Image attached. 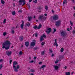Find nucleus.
Listing matches in <instances>:
<instances>
[{"mask_svg":"<svg viewBox=\"0 0 75 75\" xmlns=\"http://www.w3.org/2000/svg\"><path fill=\"white\" fill-rule=\"evenodd\" d=\"M32 1V0H29V3H31Z\"/></svg>","mask_w":75,"mask_h":75,"instance_id":"obj_55","label":"nucleus"},{"mask_svg":"<svg viewBox=\"0 0 75 75\" xmlns=\"http://www.w3.org/2000/svg\"><path fill=\"white\" fill-rule=\"evenodd\" d=\"M44 15L45 16H47V15L46 13Z\"/></svg>","mask_w":75,"mask_h":75,"instance_id":"obj_61","label":"nucleus"},{"mask_svg":"<svg viewBox=\"0 0 75 75\" xmlns=\"http://www.w3.org/2000/svg\"><path fill=\"white\" fill-rule=\"evenodd\" d=\"M54 46L56 45V47H58V45L57 44V39L55 40L54 42Z\"/></svg>","mask_w":75,"mask_h":75,"instance_id":"obj_10","label":"nucleus"},{"mask_svg":"<svg viewBox=\"0 0 75 75\" xmlns=\"http://www.w3.org/2000/svg\"><path fill=\"white\" fill-rule=\"evenodd\" d=\"M72 2L73 3H75V0H72Z\"/></svg>","mask_w":75,"mask_h":75,"instance_id":"obj_51","label":"nucleus"},{"mask_svg":"<svg viewBox=\"0 0 75 75\" xmlns=\"http://www.w3.org/2000/svg\"><path fill=\"white\" fill-rule=\"evenodd\" d=\"M26 25L28 26V27H29L30 25V24L29 23H26Z\"/></svg>","mask_w":75,"mask_h":75,"instance_id":"obj_26","label":"nucleus"},{"mask_svg":"<svg viewBox=\"0 0 75 75\" xmlns=\"http://www.w3.org/2000/svg\"><path fill=\"white\" fill-rule=\"evenodd\" d=\"M42 36L43 38V37H44V38H46V35H43L42 36Z\"/></svg>","mask_w":75,"mask_h":75,"instance_id":"obj_37","label":"nucleus"},{"mask_svg":"<svg viewBox=\"0 0 75 75\" xmlns=\"http://www.w3.org/2000/svg\"><path fill=\"white\" fill-rule=\"evenodd\" d=\"M70 30H72V28L71 27V26H70Z\"/></svg>","mask_w":75,"mask_h":75,"instance_id":"obj_59","label":"nucleus"},{"mask_svg":"<svg viewBox=\"0 0 75 75\" xmlns=\"http://www.w3.org/2000/svg\"><path fill=\"white\" fill-rule=\"evenodd\" d=\"M19 55H22V51H20L19 53Z\"/></svg>","mask_w":75,"mask_h":75,"instance_id":"obj_28","label":"nucleus"},{"mask_svg":"<svg viewBox=\"0 0 75 75\" xmlns=\"http://www.w3.org/2000/svg\"><path fill=\"white\" fill-rule=\"evenodd\" d=\"M30 69V67H28L27 68V70H28L29 69Z\"/></svg>","mask_w":75,"mask_h":75,"instance_id":"obj_54","label":"nucleus"},{"mask_svg":"<svg viewBox=\"0 0 75 75\" xmlns=\"http://www.w3.org/2000/svg\"><path fill=\"white\" fill-rule=\"evenodd\" d=\"M33 62H34V61L33 60H32L29 62L30 63H33Z\"/></svg>","mask_w":75,"mask_h":75,"instance_id":"obj_44","label":"nucleus"},{"mask_svg":"<svg viewBox=\"0 0 75 75\" xmlns=\"http://www.w3.org/2000/svg\"><path fill=\"white\" fill-rule=\"evenodd\" d=\"M66 75H70V72H66L65 73Z\"/></svg>","mask_w":75,"mask_h":75,"instance_id":"obj_23","label":"nucleus"},{"mask_svg":"<svg viewBox=\"0 0 75 75\" xmlns=\"http://www.w3.org/2000/svg\"><path fill=\"white\" fill-rule=\"evenodd\" d=\"M70 25H71V26H74V25L73 24V23L71 21H70Z\"/></svg>","mask_w":75,"mask_h":75,"instance_id":"obj_22","label":"nucleus"},{"mask_svg":"<svg viewBox=\"0 0 75 75\" xmlns=\"http://www.w3.org/2000/svg\"><path fill=\"white\" fill-rule=\"evenodd\" d=\"M40 40V41H44V38H43V36H41Z\"/></svg>","mask_w":75,"mask_h":75,"instance_id":"obj_17","label":"nucleus"},{"mask_svg":"<svg viewBox=\"0 0 75 75\" xmlns=\"http://www.w3.org/2000/svg\"><path fill=\"white\" fill-rule=\"evenodd\" d=\"M72 33L73 35H75V29L73 30H72Z\"/></svg>","mask_w":75,"mask_h":75,"instance_id":"obj_20","label":"nucleus"},{"mask_svg":"<svg viewBox=\"0 0 75 75\" xmlns=\"http://www.w3.org/2000/svg\"><path fill=\"white\" fill-rule=\"evenodd\" d=\"M10 45V41L6 40L4 43H3L2 45V48L3 49L5 48V50H7L9 49Z\"/></svg>","mask_w":75,"mask_h":75,"instance_id":"obj_1","label":"nucleus"},{"mask_svg":"<svg viewBox=\"0 0 75 75\" xmlns=\"http://www.w3.org/2000/svg\"><path fill=\"white\" fill-rule=\"evenodd\" d=\"M35 50H38V47H36L35 48H34V49Z\"/></svg>","mask_w":75,"mask_h":75,"instance_id":"obj_49","label":"nucleus"},{"mask_svg":"<svg viewBox=\"0 0 75 75\" xmlns=\"http://www.w3.org/2000/svg\"><path fill=\"white\" fill-rule=\"evenodd\" d=\"M44 54H45V52L44 51H42L41 52V55H44Z\"/></svg>","mask_w":75,"mask_h":75,"instance_id":"obj_24","label":"nucleus"},{"mask_svg":"<svg viewBox=\"0 0 75 75\" xmlns=\"http://www.w3.org/2000/svg\"><path fill=\"white\" fill-rule=\"evenodd\" d=\"M35 45V43L34 42H32L30 43L31 46H34Z\"/></svg>","mask_w":75,"mask_h":75,"instance_id":"obj_12","label":"nucleus"},{"mask_svg":"<svg viewBox=\"0 0 75 75\" xmlns=\"http://www.w3.org/2000/svg\"><path fill=\"white\" fill-rule=\"evenodd\" d=\"M54 54H52V57H54Z\"/></svg>","mask_w":75,"mask_h":75,"instance_id":"obj_52","label":"nucleus"},{"mask_svg":"<svg viewBox=\"0 0 75 75\" xmlns=\"http://www.w3.org/2000/svg\"><path fill=\"white\" fill-rule=\"evenodd\" d=\"M20 41H22L23 40V36H21L19 38Z\"/></svg>","mask_w":75,"mask_h":75,"instance_id":"obj_19","label":"nucleus"},{"mask_svg":"<svg viewBox=\"0 0 75 75\" xmlns=\"http://www.w3.org/2000/svg\"><path fill=\"white\" fill-rule=\"evenodd\" d=\"M64 48H62L61 49V52H63V51H64Z\"/></svg>","mask_w":75,"mask_h":75,"instance_id":"obj_31","label":"nucleus"},{"mask_svg":"<svg viewBox=\"0 0 75 75\" xmlns=\"http://www.w3.org/2000/svg\"><path fill=\"white\" fill-rule=\"evenodd\" d=\"M74 17H75V13H74L73 15Z\"/></svg>","mask_w":75,"mask_h":75,"instance_id":"obj_63","label":"nucleus"},{"mask_svg":"<svg viewBox=\"0 0 75 75\" xmlns=\"http://www.w3.org/2000/svg\"><path fill=\"white\" fill-rule=\"evenodd\" d=\"M11 33H12L13 34H14V30H11Z\"/></svg>","mask_w":75,"mask_h":75,"instance_id":"obj_32","label":"nucleus"},{"mask_svg":"<svg viewBox=\"0 0 75 75\" xmlns=\"http://www.w3.org/2000/svg\"><path fill=\"white\" fill-rule=\"evenodd\" d=\"M1 3L2 4H4V3H5L4 2V1L3 0H1Z\"/></svg>","mask_w":75,"mask_h":75,"instance_id":"obj_25","label":"nucleus"},{"mask_svg":"<svg viewBox=\"0 0 75 75\" xmlns=\"http://www.w3.org/2000/svg\"><path fill=\"white\" fill-rule=\"evenodd\" d=\"M52 12L53 13H54V10H52Z\"/></svg>","mask_w":75,"mask_h":75,"instance_id":"obj_60","label":"nucleus"},{"mask_svg":"<svg viewBox=\"0 0 75 75\" xmlns=\"http://www.w3.org/2000/svg\"><path fill=\"white\" fill-rule=\"evenodd\" d=\"M22 23L21 24V28L22 29H23L24 28V22L23 21H22Z\"/></svg>","mask_w":75,"mask_h":75,"instance_id":"obj_8","label":"nucleus"},{"mask_svg":"<svg viewBox=\"0 0 75 75\" xmlns=\"http://www.w3.org/2000/svg\"><path fill=\"white\" fill-rule=\"evenodd\" d=\"M73 9L75 10V7H73Z\"/></svg>","mask_w":75,"mask_h":75,"instance_id":"obj_64","label":"nucleus"},{"mask_svg":"<svg viewBox=\"0 0 75 75\" xmlns=\"http://www.w3.org/2000/svg\"><path fill=\"white\" fill-rule=\"evenodd\" d=\"M34 59H37V57H34Z\"/></svg>","mask_w":75,"mask_h":75,"instance_id":"obj_53","label":"nucleus"},{"mask_svg":"<svg viewBox=\"0 0 75 75\" xmlns=\"http://www.w3.org/2000/svg\"><path fill=\"white\" fill-rule=\"evenodd\" d=\"M51 28H49L47 29L46 30V33L47 34H50V33H51Z\"/></svg>","mask_w":75,"mask_h":75,"instance_id":"obj_6","label":"nucleus"},{"mask_svg":"<svg viewBox=\"0 0 75 75\" xmlns=\"http://www.w3.org/2000/svg\"><path fill=\"white\" fill-rule=\"evenodd\" d=\"M54 69L56 70H57L59 68L58 66H54Z\"/></svg>","mask_w":75,"mask_h":75,"instance_id":"obj_16","label":"nucleus"},{"mask_svg":"<svg viewBox=\"0 0 75 75\" xmlns=\"http://www.w3.org/2000/svg\"><path fill=\"white\" fill-rule=\"evenodd\" d=\"M12 61H13V60H10V64H11V62H12Z\"/></svg>","mask_w":75,"mask_h":75,"instance_id":"obj_45","label":"nucleus"},{"mask_svg":"<svg viewBox=\"0 0 75 75\" xmlns=\"http://www.w3.org/2000/svg\"><path fill=\"white\" fill-rule=\"evenodd\" d=\"M37 35H38V34H37V33H35V37H37Z\"/></svg>","mask_w":75,"mask_h":75,"instance_id":"obj_38","label":"nucleus"},{"mask_svg":"<svg viewBox=\"0 0 75 75\" xmlns=\"http://www.w3.org/2000/svg\"><path fill=\"white\" fill-rule=\"evenodd\" d=\"M15 14V12L14 11L12 12V15H14Z\"/></svg>","mask_w":75,"mask_h":75,"instance_id":"obj_42","label":"nucleus"},{"mask_svg":"<svg viewBox=\"0 0 75 75\" xmlns=\"http://www.w3.org/2000/svg\"><path fill=\"white\" fill-rule=\"evenodd\" d=\"M52 18H51V21L52 23L55 22V21H56L58 19V16L57 15H55L53 16Z\"/></svg>","mask_w":75,"mask_h":75,"instance_id":"obj_3","label":"nucleus"},{"mask_svg":"<svg viewBox=\"0 0 75 75\" xmlns=\"http://www.w3.org/2000/svg\"><path fill=\"white\" fill-rule=\"evenodd\" d=\"M18 64V63L16 62V61H14L13 63V69H14V71L15 72H18V69H19L20 68V66L18 65H17V67H16L15 65H17V64Z\"/></svg>","mask_w":75,"mask_h":75,"instance_id":"obj_2","label":"nucleus"},{"mask_svg":"<svg viewBox=\"0 0 75 75\" xmlns=\"http://www.w3.org/2000/svg\"><path fill=\"white\" fill-rule=\"evenodd\" d=\"M67 0H64V1L63 3V4H65H65H67Z\"/></svg>","mask_w":75,"mask_h":75,"instance_id":"obj_21","label":"nucleus"},{"mask_svg":"<svg viewBox=\"0 0 75 75\" xmlns=\"http://www.w3.org/2000/svg\"><path fill=\"white\" fill-rule=\"evenodd\" d=\"M58 62V60H57V61L55 62V64H57Z\"/></svg>","mask_w":75,"mask_h":75,"instance_id":"obj_46","label":"nucleus"},{"mask_svg":"<svg viewBox=\"0 0 75 75\" xmlns=\"http://www.w3.org/2000/svg\"><path fill=\"white\" fill-rule=\"evenodd\" d=\"M3 67V66L2 65V64H1L0 65V69H1V68Z\"/></svg>","mask_w":75,"mask_h":75,"instance_id":"obj_43","label":"nucleus"},{"mask_svg":"<svg viewBox=\"0 0 75 75\" xmlns=\"http://www.w3.org/2000/svg\"><path fill=\"white\" fill-rule=\"evenodd\" d=\"M61 35L64 37V38H67L68 37V35H67L65 32L64 31H62L61 32Z\"/></svg>","mask_w":75,"mask_h":75,"instance_id":"obj_4","label":"nucleus"},{"mask_svg":"<svg viewBox=\"0 0 75 75\" xmlns=\"http://www.w3.org/2000/svg\"><path fill=\"white\" fill-rule=\"evenodd\" d=\"M37 28H38V27H37V26H35L33 28L34 29H36Z\"/></svg>","mask_w":75,"mask_h":75,"instance_id":"obj_36","label":"nucleus"},{"mask_svg":"<svg viewBox=\"0 0 75 75\" xmlns=\"http://www.w3.org/2000/svg\"><path fill=\"white\" fill-rule=\"evenodd\" d=\"M18 13H22V11L21 10H19L18 11Z\"/></svg>","mask_w":75,"mask_h":75,"instance_id":"obj_41","label":"nucleus"},{"mask_svg":"<svg viewBox=\"0 0 75 75\" xmlns=\"http://www.w3.org/2000/svg\"><path fill=\"white\" fill-rule=\"evenodd\" d=\"M42 64V62H40L39 63V64Z\"/></svg>","mask_w":75,"mask_h":75,"instance_id":"obj_56","label":"nucleus"},{"mask_svg":"<svg viewBox=\"0 0 75 75\" xmlns=\"http://www.w3.org/2000/svg\"><path fill=\"white\" fill-rule=\"evenodd\" d=\"M67 31H69V28H67Z\"/></svg>","mask_w":75,"mask_h":75,"instance_id":"obj_58","label":"nucleus"},{"mask_svg":"<svg viewBox=\"0 0 75 75\" xmlns=\"http://www.w3.org/2000/svg\"><path fill=\"white\" fill-rule=\"evenodd\" d=\"M34 2L35 3H37V0H35V1H34Z\"/></svg>","mask_w":75,"mask_h":75,"instance_id":"obj_50","label":"nucleus"},{"mask_svg":"<svg viewBox=\"0 0 75 75\" xmlns=\"http://www.w3.org/2000/svg\"><path fill=\"white\" fill-rule=\"evenodd\" d=\"M27 5L28 6V7L29 8H30V5L29 4H28Z\"/></svg>","mask_w":75,"mask_h":75,"instance_id":"obj_40","label":"nucleus"},{"mask_svg":"<svg viewBox=\"0 0 75 75\" xmlns=\"http://www.w3.org/2000/svg\"><path fill=\"white\" fill-rule=\"evenodd\" d=\"M6 19H5L3 21V24H6Z\"/></svg>","mask_w":75,"mask_h":75,"instance_id":"obj_27","label":"nucleus"},{"mask_svg":"<svg viewBox=\"0 0 75 75\" xmlns=\"http://www.w3.org/2000/svg\"><path fill=\"white\" fill-rule=\"evenodd\" d=\"M56 30H57V29H56L55 28L54 29V33H55V32L56 31Z\"/></svg>","mask_w":75,"mask_h":75,"instance_id":"obj_48","label":"nucleus"},{"mask_svg":"<svg viewBox=\"0 0 75 75\" xmlns=\"http://www.w3.org/2000/svg\"><path fill=\"white\" fill-rule=\"evenodd\" d=\"M23 1H24V0H20L19 1V4L20 5H22Z\"/></svg>","mask_w":75,"mask_h":75,"instance_id":"obj_13","label":"nucleus"},{"mask_svg":"<svg viewBox=\"0 0 75 75\" xmlns=\"http://www.w3.org/2000/svg\"><path fill=\"white\" fill-rule=\"evenodd\" d=\"M46 66L45 65H42V66L40 68V70H41V69H43V70H44V68H45Z\"/></svg>","mask_w":75,"mask_h":75,"instance_id":"obj_11","label":"nucleus"},{"mask_svg":"<svg viewBox=\"0 0 75 75\" xmlns=\"http://www.w3.org/2000/svg\"><path fill=\"white\" fill-rule=\"evenodd\" d=\"M6 34H7V32H4L3 33V35L4 36H5V35H6Z\"/></svg>","mask_w":75,"mask_h":75,"instance_id":"obj_33","label":"nucleus"},{"mask_svg":"<svg viewBox=\"0 0 75 75\" xmlns=\"http://www.w3.org/2000/svg\"><path fill=\"white\" fill-rule=\"evenodd\" d=\"M42 8L41 7H39V8H38V11L39 12H41V10H42Z\"/></svg>","mask_w":75,"mask_h":75,"instance_id":"obj_14","label":"nucleus"},{"mask_svg":"<svg viewBox=\"0 0 75 75\" xmlns=\"http://www.w3.org/2000/svg\"><path fill=\"white\" fill-rule=\"evenodd\" d=\"M49 51L50 52H52V50L51 49H49Z\"/></svg>","mask_w":75,"mask_h":75,"instance_id":"obj_39","label":"nucleus"},{"mask_svg":"<svg viewBox=\"0 0 75 75\" xmlns=\"http://www.w3.org/2000/svg\"><path fill=\"white\" fill-rule=\"evenodd\" d=\"M6 54L7 55H8V56H10L11 54V52H9L7 51L6 52Z\"/></svg>","mask_w":75,"mask_h":75,"instance_id":"obj_9","label":"nucleus"},{"mask_svg":"<svg viewBox=\"0 0 75 75\" xmlns=\"http://www.w3.org/2000/svg\"><path fill=\"white\" fill-rule=\"evenodd\" d=\"M42 25H41L40 24L39 25L38 27L37 28V29L38 30H39L40 29V28H41Z\"/></svg>","mask_w":75,"mask_h":75,"instance_id":"obj_18","label":"nucleus"},{"mask_svg":"<svg viewBox=\"0 0 75 75\" xmlns=\"http://www.w3.org/2000/svg\"><path fill=\"white\" fill-rule=\"evenodd\" d=\"M39 20L40 21H44L45 20V17H44L43 15L40 16L39 17Z\"/></svg>","mask_w":75,"mask_h":75,"instance_id":"obj_5","label":"nucleus"},{"mask_svg":"<svg viewBox=\"0 0 75 75\" xmlns=\"http://www.w3.org/2000/svg\"><path fill=\"white\" fill-rule=\"evenodd\" d=\"M60 25H61V21H59L56 22V26H59Z\"/></svg>","mask_w":75,"mask_h":75,"instance_id":"obj_7","label":"nucleus"},{"mask_svg":"<svg viewBox=\"0 0 75 75\" xmlns=\"http://www.w3.org/2000/svg\"><path fill=\"white\" fill-rule=\"evenodd\" d=\"M42 45H44V42H42L41 44Z\"/></svg>","mask_w":75,"mask_h":75,"instance_id":"obj_47","label":"nucleus"},{"mask_svg":"<svg viewBox=\"0 0 75 75\" xmlns=\"http://www.w3.org/2000/svg\"><path fill=\"white\" fill-rule=\"evenodd\" d=\"M23 5H24L25 4V0H23Z\"/></svg>","mask_w":75,"mask_h":75,"instance_id":"obj_34","label":"nucleus"},{"mask_svg":"<svg viewBox=\"0 0 75 75\" xmlns=\"http://www.w3.org/2000/svg\"><path fill=\"white\" fill-rule=\"evenodd\" d=\"M30 72H35V71H34V69H31L30 70Z\"/></svg>","mask_w":75,"mask_h":75,"instance_id":"obj_29","label":"nucleus"},{"mask_svg":"<svg viewBox=\"0 0 75 75\" xmlns=\"http://www.w3.org/2000/svg\"><path fill=\"white\" fill-rule=\"evenodd\" d=\"M25 45L26 47H28V45H29V42H25Z\"/></svg>","mask_w":75,"mask_h":75,"instance_id":"obj_15","label":"nucleus"},{"mask_svg":"<svg viewBox=\"0 0 75 75\" xmlns=\"http://www.w3.org/2000/svg\"><path fill=\"white\" fill-rule=\"evenodd\" d=\"M3 61V59H0V62H1V61Z\"/></svg>","mask_w":75,"mask_h":75,"instance_id":"obj_62","label":"nucleus"},{"mask_svg":"<svg viewBox=\"0 0 75 75\" xmlns=\"http://www.w3.org/2000/svg\"><path fill=\"white\" fill-rule=\"evenodd\" d=\"M28 19L29 21H31V17H29L28 18Z\"/></svg>","mask_w":75,"mask_h":75,"instance_id":"obj_30","label":"nucleus"},{"mask_svg":"<svg viewBox=\"0 0 75 75\" xmlns=\"http://www.w3.org/2000/svg\"><path fill=\"white\" fill-rule=\"evenodd\" d=\"M45 8L47 10H48V6H45Z\"/></svg>","mask_w":75,"mask_h":75,"instance_id":"obj_35","label":"nucleus"},{"mask_svg":"<svg viewBox=\"0 0 75 75\" xmlns=\"http://www.w3.org/2000/svg\"><path fill=\"white\" fill-rule=\"evenodd\" d=\"M67 66H65V67H64V69H67Z\"/></svg>","mask_w":75,"mask_h":75,"instance_id":"obj_57","label":"nucleus"}]
</instances>
